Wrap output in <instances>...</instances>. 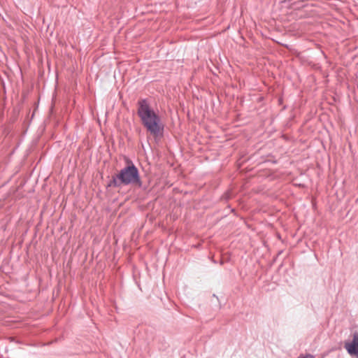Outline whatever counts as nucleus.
I'll list each match as a JSON object with an SVG mask.
<instances>
[{
    "label": "nucleus",
    "mask_w": 358,
    "mask_h": 358,
    "mask_svg": "<svg viewBox=\"0 0 358 358\" xmlns=\"http://www.w3.org/2000/svg\"><path fill=\"white\" fill-rule=\"evenodd\" d=\"M138 106L137 114L147 131L155 136H161L164 126L159 116L150 108L147 99L138 101Z\"/></svg>",
    "instance_id": "f257e3e1"
},
{
    "label": "nucleus",
    "mask_w": 358,
    "mask_h": 358,
    "mask_svg": "<svg viewBox=\"0 0 358 358\" xmlns=\"http://www.w3.org/2000/svg\"><path fill=\"white\" fill-rule=\"evenodd\" d=\"M142 184L137 167L131 161H129L127 166L122 169L118 174L112 177L108 186L120 187L122 185H134L141 187Z\"/></svg>",
    "instance_id": "f03ea898"
},
{
    "label": "nucleus",
    "mask_w": 358,
    "mask_h": 358,
    "mask_svg": "<svg viewBox=\"0 0 358 358\" xmlns=\"http://www.w3.org/2000/svg\"><path fill=\"white\" fill-rule=\"evenodd\" d=\"M345 348L352 355H358V332H355L351 343H346Z\"/></svg>",
    "instance_id": "7ed1b4c3"
},
{
    "label": "nucleus",
    "mask_w": 358,
    "mask_h": 358,
    "mask_svg": "<svg viewBox=\"0 0 358 358\" xmlns=\"http://www.w3.org/2000/svg\"><path fill=\"white\" fill-rule=\"evenodd\" d=\"M231 197V193L229 192H226L223 196L222 199L225 200L229 199Z\"/></svg>",
    "instance_id": "20e7f679"
},
{
    "label": "nucleus",
    "mask_w": 358,
    "mask_h": 358,
    "mask_svg": "<svg viewBox=\"0 0 358 358\" xmlns=\"http://www.w3.org/2000/svg\"><path fill=\"white\" fill-rule=\"evenodd\" d=\"M303 358H307V357H303Z\"/></svg>",
    "instance_id": "39448f33"
}]
</instances>
